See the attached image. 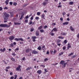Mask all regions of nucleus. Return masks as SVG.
<instances>
[{"instance_id":"1","label":"nucleus","mask_w":79,"mask_h":79,"mask_svg":"<svg viewBox=\"0 0 79 79\" xmlns=\"http://www.w3.org/2000/svg\"><path fill=\"white\" fill-rule=\"evenodd\" d=\"M65 62L64 61H60V64H61L62 65L63 68H64V67H66V64H67V63H64Z\"/></svg>"},{"instance_id":"2","label":"nucleus","mask_w":79,"mask_h":79,"mask_svg":"<svg viewBox=\"0 0 79 79\" xmlns=\"http://www.w3.org/2000/svg\"><path fill=\"white\" fill-rule=\"evenodd\" d=\"M4 15L5 16V17L4 18V20H6V18H8L9 16H10V15H9L6 12H5L4 14Z\"/></svg>"},{"instance_id":"3","label":"nucleus","mask_w":79,"mask_h":79,"mask_svg":"<svg viewBox=\"0 0 79 79\" xmlns=\"http://www.w3.org/2000/svg\"><path fill=\"white\" fill-rule=\"evenodd\" d=\"M21 66L19 65L16 68V71H21Z\"/></svg>"},{"instance_id":"4","label":"nucleus","mask_w":79,"mask_h":79,"mask_svg":"<svg viewBox=\"0 0 79 79\" xmlns=\"http://www.w3.org/2000/svg\"><path fill=\"white\" fill-rule=\"evenodd\" d=\"M15 40H16V41H17V42H18V41H19V40H21V41H22L23 42L24 40H23V39L22 38H19V39L16 38L15 39Z\"/></svg>"},{"instance_id":"5","label":"nucleus","mask_w":79,"mask_h":79,"mask_svg":"<svg viewBox=\"0 0 79 79\" xmlns=\"http://www.w3.org/2000/svg\"><path fill=\"white\" fill-rule=\"evenodd\" d=\"M31 53L32 54H38V52L35 50H33L31 51Z\"/></svg>"},{"instance_id":"6","label":"nucleus","mask_w":79,"mask_h":79,"mask_svg":"<svg viewBox=\"0 0 79 79\" xmlns=\"http://www.w3.org/2000/svg\"><path fill=\"white\" fill-rule=\"evenodd\" d=\"M6 24H1L0 25V27H6Z\"/></svg>"},{"instance_id":"7","label":"nucleus","mask_w":79,"mask_h":79,"mask_svg":"<svg viewBox=\"0 0 79 79\" xmlns=\"http://www.w3.org/2000/svg\"><path fill=\"white\" fill-rule=\"evenodd\" d=\"M37 39V37L36 36H32L31 37V39H32L33 42H35L36 40L35 39Z\"/></svg>"},{"instance_id":"8","label":"nucleus","mask_w":79,"mask_h":79,"mask_svg":"<svg viewBox=\"0 0 79 79\" xmlns=\"http://www.w3.org/2000/svg\"><path fill=\"white\" fill-rule=\"evenodd\" d=\"M35 34L36 36H38L39 35V32L38 30L35 31Z\"/></svg>"},{"instance_id":"9","label":"nucleus","mask_w":79,"mask_h":79,"mask_svg":"<svg viewBox=\"0 0 79 79\" xmlns=\"http://www.w3.org/2000/svg\"><path fill=\"white\" fill-rule=\"evenodd\" d=\"M37 73L38 74H40L42 73V72L41 70H39L37 71Z\"/></svg>"},{"instance_id":"10","label":"nucleus","mask_w":79,"mask_h":79,"mask_svg":"<svg viewBox=\"0 0 79 79\" xmlns=\"http://www.w3.org/2000/svg\"><path fill=\"white\" fill-rule=\"evenodd\" d=\"M14 36H11L9 38V39L10 40H14Z\"/></svg>"},{"instance_id":"11","label":"nucleus","mask_w":79,"mask_h":79,"mask_svg":"<svg viewBox=\"0 0 79 79\" xmlns=\"http://www.w3.org/2000/svg\"><path fill=\"white\" fill-rule=\"evenodd\" d=\"M5 50H6V49H5V48H3V49L2 48H1L0 49V51L2 52H5Z\"/></svg>"},{"instance_id":"12","label":"nucleus","mask_w":79,"mask_h":79,"mask_svg":"<svg viewBox=\"0 0 79 79\" xmlns=\"http://www.w3.org/2000/svg\"><path fill=\"white\" fill-rule=\"evenodd\" d=\"M14 24L15 25H21V23L14 22Z\"/></svg>"},{"instance_id":"13","label":"nucleus","mask_w":79,"mask_h":79,"mask_svg":"<svg viewBox=\"0 0 79 79\" xmlns=\"http://www.w3.org/2000/svg\"><path fill=\"white\" fill-rule=\"evenodd\" d=\"M24 15V14H22V15L21 16L20 18V20H21V19H23Z\"/></svg>"},{"instance_id":"14","label":"nucleus","mask_w":79,"mask_h":79,"mask_svg":"<svg viewBox=\"0 0 79 79\" xmlns=\"http://www.w3.org/2000/svg\"><path fill=\"white\" fill-rule=\"evenodd\" d=\"M73 3H74V2H70L69 3V5H73Z\"/></svg>"},{"instance_id":"15","label":"nucleus","mask_w":79,"mask_h":79,"mask_svg":"<svg viewBox=\"0 0 79 79\" xmlns=\"http://www.w3.org/2000/svg\"><path fill=\"white\" fill-rule=\"evenodd\" d=\"M68 22H66L63 23V25L64 26V25H68Z\"/></svg>"},{"instance_id":"16","label":"nucleus","mask_w":79,"mask_h":79,"mask_svg":"<svg viewBox=\"0 0 79 79\" xmlns=\"http://www.w3.org/2000/svg\"><path fill=\"white\" fill-rule=\"evenodd\" d=\"M43 27H42V26H40L38 28V30H40V29H42V28Z\"/></svg>"},{"instance_id":"17","label":"nucleus","mask_w":79,"mask_h":79,"mask_svg":"<svg viewBox=\"0 0 79 79\" xmlns=\"http://www.w3.org/2000/svg\"><path fill=\"white\" fill-rule=\"evenodd\" d=\"M30 52V49L29 48L27 49L26 50V53H28Z\"/></svg>"},{"instance_id":"18","label":"nucleus","mask_w":79,"mask_h":79,"mask_svg":"<svg viewBox=\"0 0 79 79\" xmlns=\"http://www.w3.org/2000/svg\"><path fill=\"white\" fill-rule=\"evenodd\" d=\"M41 48H42V47L41 46H39L37 48V49L39 50H41Z\"/></svg>"},{"instance_id":"19","label":"nucleus","mask_w":79,"mask_h":79,"mask_svg":"<svg viewBox=\"0 0 79 79\" xmlns=\"http://www.w3.org/2000/svg\"><path fill=\"white\" fill-rule=\"evenodd\" d=\"M70 30H71V31H74V28H73V27H72V26H71L70 27Z\"/></svg>"},{"instance_id":"20","label":"nucleus","mask_w":79,"mask_h":79,"mask_svg":"<svg viewBox=\"0 0 79 79\" xmlns=\"http://www.w3.org/2000/svg\"><path fill=\"white\" fill-rule=\"evenodd\" d=\"M32 68L31 67H28L26 69V71H28L29 70H30V69H32Z\"/></svg>"},{"instance_id":"21","label":"nucleus","mask_w":79,"mask_h":79,"mask_svg":"<svg viewBox=\"0 0 79 79\" xmlns=\"http://www.w3.org/2000/svg\"><path fill=\"white\" fill-rule=\"evenodd\" d=\"M11 60L12 61H15V62H16V60H15V58L13 57H12L11 58Z\"/></svg>"},{"instance_id":"22","label":"nucleus","mask_w":79,"mask_h":79,"mask_svg":"<svg viewBox=\"0 0 79 79\" xmlns=\"http://www.w3.org/2000/svg\"><path fill=\"white\" fill-rule=\"evenodd\" d=\"M40 31L41 33H43V32H44V30L43 29L40 30Z\"/></svg>"},{"instance_id":"23","label":"nucleus","mask_w":79,"mask_h":79,"mask_svg":"<svg viewBox=\"0 0 79 79\" xmlns=\"http://www.w3.org/2000/svg\"><path fill=\"white\" fill-rule=\"evenodd\" d=\"M24 22L25 23H28V19H25L24 20Z\"/></svg>"},{"instance_id":"24","label":"nucleus","mask_w":79,"mask_h":79,"mask_svg":"<svg viewBox=\"0 0 79 79\" xmlns=\"http://www.w3.org/2000/svg\"><path fill=\"white\" fill-rule=\"evenodd\" d=\"M60 34L62 35H66V33L63 32V33H60Z\"/></svg>"},{"instance_id":"25","label":"nucleus","mask_w":79,"mask_h":79,"mask_svg":"<svg viewBox=\"0 0 79 79\" xmlns=\"http://www.w3.org/2000/svg\"><path fill=\"white\" fill-rule=\"evenodd\" d=\"M40 66L41 67H42V68H44L45 67V65L42 64L40 65Z\"/></svg>"},{"instance_id":"26","label":"nucleus","mask_w":79,"mask_h":79,"mask_svg":"<svg viewBox=\"0 0 79 79\" xmlns=\"http://www.w3.org/2000/svg\"><path fill=\"white\" fill-rule=\"evenodd\" d=\"M42 4L44 5V6H46V5H47V2H43Z\"/></svg>"},{"instance_id":"27","label":"nucleus","mask_w":79,"mask_h":79,"mask_svg":"<svg viewBox=\"0 0 79 79\" xmlns=\"http://www.w3.org/2000/svg\"><path fill=\"white\" fill-rule=\"evenodd\" d=\"M13 21L14 22H16V19L15 17L13 18Z\"/></svg>"},{"instance_id":"28","label":"nucleus","mask_w":79,"mask_h":79,"mask_svg":"<svg viewBox=\"0 0 79 79\" xmlns=\"http://www.w3.org/2000/svg\"><path fill=\"white\" fill-rule=\"evenodd\" d=\"M69 48H71V45L67 46V50H69Z\"/></svg>"},{"instance_id":"29","label":"nucleus","mask_w":79,"mask_h":79,"mask_svg":"<svg viewBox=\"0 0 79 79\" xmlns=\"http://www.w3.org/2000/svg\"><path fill=\"white\" fill-rule=\"evenodd\" d=\"M58 38L59 39H64V37H62V36H58Z\"/></svg>"},{"instance_id":"30","label":"nucleus","mask_w":79,"mask_h":79,"mask_svg":"<svg viewBox=\"0 0 79 79\" xmlns=\"http://www.w3.org/2000/svg\"><path fill=\"white\" fill-rule=\"evenodd\" d=\"M41 16L42 18L43 19H45V16H44V15L42 14Z\"/></svg>"},{"instance_id":"31","label":"nucleus","mask_w":79,"mask_h":79,"mask_svg":"<svg viewBox=\"0 0 79 79\" xmlns=\"http://www.w3.org/2000/svg\"><path fill=\"white\" fill-rule=\"evenodd\" d=\"M19 50V48H16L15 49L14 51L15 52H16V51H18V50Z\"/></svg>"},{"instance_id":"32","label":"nucleus","mask_w":79,"mask_h":79,"mask_svg":"<svg viewBox=\"0 0 79 79\" xmlns=\"http://www.w3.org/2000/svg\"><path fill=\"white\" fill-rule=\"evenodd\" d=\"M42 49H43V50H45V45H43L42 47Z\"/></svg>"},{"instance_id":"33","label":"nucleus","mask_w":79,"mask_h":79,"mask_svg":"<svg viewBox=\"0 0 79 79\" xmlns=\"http://www.w3.org/2000/svg\"><path fill=\"white\" fill-rule=\"evenodd\" d=\"M34 31V28H31L30 29L31 32H33Z\"/></svg>"},{"instance_id":"34","label":"nucleus","mask_w":79,"mask_h":79,"mask_svg":"<svg viewBox=\"0 0 79 79\" xmlns=\"http://www.w3.org/2000/svg\"><path fill=\"white\" fill-rule=\"evenodd\" d=\"M29 5L28 4H26L23 5V7H26L27 6V5Z\"/></svg>"},{"instance_id":"35","label":"nucleus","mask_w":79,"mask_h":79,"mask_svg":"<svg viewBox=\"0 0 79 79\" xmlns=\"http://www.w3.org/2000/svg\"><path fill=\"white\" fill-rule=\"evenodd\" d=\"M76 56V55H74L73 56H71V58H75Z\"/></svg>"},{"instance_id":"36","label":"nucleus","mask_w":79,"mask_h":79,"mask_svg":"<svg viewBox=\"0 0 79 79\" xmlns=\"http://www.w3.org/2000/svg\"><path fill=\"white\" fill-rule=\"evenodd\" d=\"M12 55L14 56H16V54H15V52H14V53H12Z\"/></svg>"},{"instance_id":"37","label":"nucleus","mask_w":79,"mask_h":79,"mask_svg":"<svg viewBox=\"0 0 79 79\" xmlns=\"http://www.w3.org/2000/svg\"><path fill=\"white\" fill-rule=\"evenodd\" d=\"M64 53L63 52H61L59 54V56H61V55H63Z\"/></svg>"},{"instance_id":"38","label":"nucleus","mask_w":79,"mask_h":79,"mask_svg":"<svg viewBox=\"0 0 79 79\" xmlns=\"http://www.w3.org/2000/svg\"><path fill=\"white\" fill-rule=\"evenodd\" d=\"M13 5H14V6H16V5H17V3L14 2L13 3Z\"/></svg>"},{"instance_id":"39","label":"nucleus","mask_w":79,"mask_h":79,"mask_svg":"<svg viewBox=\"0 0 79 79\" xmlns=\"http://www.w3.org/2000/svg\"><path fill=\"white\" fill-rule=\"evenodd\" d=\"M10 46L11 47H14V45H13V43H11L10 44Z\"/></svg>"},{"instance_id":"40","label":"nucleus","mask_w":79,"mask_h":79,"mask_svg":"<svg viewBox=\"0 0 79 79\" xmlns=\"http://www.w3.org/2000/svg\"><path fill=\"white\" fill-rule=\"evenodd\" d=\"M44 71H45V72H44V73H45V74L46 73H47V72H48V70H47V69H44Z\"/></svg>"},{"instance_id":"41","label":"nucleus","mask_w":79,"mask_h":79,"mask_svg":"<svg viewBox=\"0 0 79 79\" xmlns=\"http://www.w3.org/2000/svg\"><path fill=\"white\" fill-rule=\"evenodd\" d=\"M74 54V53H71V54H69V55H68V56H71V55H73V54Z\"/></svg>"},{"instance_id":"42","label":"nucleus","mask_w":79,"mask_h":79,"mask_svg":"<svg viewBox=\"0 0 79 79\" xmlns=\"http://www.w3.org/2000/svg\"><path fill=\"white\" fill-rule=\"evenodd\" d=\"M48 59L46 58H45V59H44V61H48Z\"/></svg>"},{"instance_id":"43","label":"nucleus","mask_w":79,"mask_h":79,"mask_svg":"<svg viewBox=\"0 0 79 79\" xmlns=\"http://www.w3.org/2000/svg\"><path fill=\"white\" fill-rule=\"evenodd\" d=\"M61 41V40H57V43H60V41Z\"/></svg>"},{"instance_id":"44","label":"nucleus","mask_w":79,"mask_h":79,"mask_svg":"<svg viewBox=\"0 0 79 79\" xmlns=\"http://www.w3.org/2000/svg\"><path fill=\"white\" fill-rule=\"evenodd\" d=\"M53 30L54 31H57V29H56V28L55 27L53 29Z\"/></svg>"},{"instance_id":"45","label":"nucleus","mask_w":79,"mask_h":79,"mask_svg":"<svg viewBox=\"0 0 79 79\" xmlns=\"http://www.w3.org/2000/svg\"><path fill=\"white\" fill-rule=\"evenodd\" d=\"M39 19V17H36L35 18V19H36L37 20Z\"/></svg>"},{"instance_id":"46","label":"nucleus","mask_w":79,"mask_h":79,"mask_svg":"<svg viewBox=\"0 0 79 79\" xmlns=\"http://www.w3.org/2000/svg\"><path fill=\"white\" fill-rule=\"evenodd\" d=\"M64 44H66V43H67V40H65L64 41Z\"/></svg>"},{"instance_id":"47","label":"nucleus","mask_w":79,"mask_h":79,"mask_svg":"<svg viewBox=\"0 0 79 79\" xmlns=\"http://www.w3.org/2000/svg\"><path fill=\"white\" fill-rule=\"evenodd\" d=\"M63 15L64 16V15H66V12H64L63 13H62Z\"/></svg>"},{"instance_id":"48","label":"nucleus","mask_w":79,"mask_h":79,"mask_svg":"<svg viewBox=\"0 0 79 79\" xmlns=\"http://www.w3.org/2000/svg\"><path fill=\"white\" fill-rule=\"evenodd\" d=\"M37 15H40V12H38L37 13Z\"/></svg>"},{"instance_id":"49","label":"nucleus","mask_w":79,"mask_h":79,"mask_svg":"<svg viewBox=\"0 0 79 79\" xmlns=\"http://www.w3.org/2000/svg\"><path fill=\"white\" fill-rule=\"evenodd\" d=\"M52 26H55V25H56V23H52Z\"/></svg>"},{"instance_id":"50","label":"nucleus","mask_w":79,"mask_h":79,"mask_svg":"<svg viewBox=\"0 0 79 79\" xmlns=\"http://www.w3.org/2000/svg\"><path fill=\"white\" fill-rule=\"evenodd\" d=\"M9 4L10 5H13V2H10Z\"/></svg>"},{"instance_id":"51","label":"nucleus","mask_w":79,"mask_h":79,"mask_svg":"<svg viewBox=\"0 0 79 79\" xmlns=\"http://www.w3.org/2000/svg\"><path fill=\"white\" fill-rule=\"evenodd\" d=\"M25 18L26 19H28V18H29V16L27 15L25 16Z\"/></svg>"},{"instance_id":"52","label":"nucleus","mask_w":79,"mask_h":79,"mask_svg":"<svg viewBox=\"0 0 79 79\" xmlns=\"http://www.w3.org/2000/svg\"><path fill=\"white\" fill-rule=\"evenodd\" d=\"M47 26L45 25L44 27V29H46V28H47Z\"/></svg>"},{"instance_id":"53","label":"nucleus","mask_w":79,"mask_h":79,"mask_svg":"<svg viewBox=\"0 0 79 79\" xmlns=\"http://www.w3.org/2000/svg\"><path fill=\"white\" fill-rule=\"evenodd\" d=\"M14 77L15 78H17V77H18V75H15V76H14Z\"/></svg>"},{"instance_id":"54","label":"nucleus","mask_w":79,"mask_h":79,"mask_svg":"<svg viewBox=\"0 0 79 79\" xmlns=\"http://www.w3.org/2000/svg\"><path fill=\"white\" fill-rule=\"evenodd\" d=\"M14 16L13 15V14H11L10 15V18H13V17H14Z\"/></svg>"},{"instance_id":"55","label":"nucleus","mask_w":79,"mask_h":79,"mask_svg":"<svg viewBox=\"0 0 79 79\" xmlns=\"http://www.w3.org/2000/svg\"><path fill=\"white\" fill-rule=\"evenodd\" d=\"M63 50H65V49H66V47H65V46L63 47Z\"/></svg>"},{"instance_id":"56","label":"nucleus","mask_w":79,"mask_h":79,"mask_svg":"<svg viewBox=\"0 0 79 79\" xmlns=\"http://www.w3.org/2000/svg\"><path fill=\"white\" fill-rule=\"evenodd\" d=\"M6 27H10V25H7V26H6Z\"/></svg>"},{"instance_id":"57","label":"nucleus","mask_w":79,"mask_h":79,"mask_svg":"<svg viewBox=\"0 0 79 79\" xmlns=\"http://www.w3.org/2000/svg\"><path fill=\"white\" fill-rule=\"evenodd\" d=\"M3 10V8L2 7H0V11H2V10Z\"/></svg>"},{"instance_id":"58","label":"nucleus","mask_w":79,"mask_h":79,"mask_svg":"<svg viewBox=\"0 0 79 79\" xmlns=\"http://www.w3.org/2000/svg\"><path fill=\"white\" fill-rule=\"evenodd\" d=\"M33 19H34V17H33V16H32L31 18V20H32Z\"/></svg>"},{"instance_id":"59","label":"nucleus","mask_w":79,"mask_h":79,"mask_svg":"<svg viewBox=\"0 0 79 79\" xmlns=\"http://www.w3.org/2000/svg\"><path fill=\"white\" fill-rule=\"evenodd\" d=\"M29 24L30 25L32 24V21H30L29 23Z\"/></svg>"},{"instance_id":"60","label":"nucleus","mask_w":79,"mask_h":79,"mask_svg":"<svg viewBox=\"0 0 79 79\" xmlns=\"http://www.w3.org/2000/svg\"><path fill=\"white\" fill-rule=\"evenodd\" d=\"M51 35H52V36H53L55 35V33H51Z\"/></svg>"},{"instance_id":"61","label":"nucleus","mask_w":79,"mask_h":79,"mask_svg":"<svg viewBox=\"0 0 79 79\" xmlns=\"http://www.w3.org/2000/svg\"><path fill=\"white\" fill-rule=\"evenodd\" d=\"M60 21H63V19L62 18H60Z\"/></svg>"},{"instance_id":"62","label":"nucleus","mask_w":79,"mask_h":79,"mask_svg":"<svg viewBox=\"0 0 79 79\" xmlns=\"http://www.w3.org/2000/svg\"><path fill=\"white\" fill-rule=\"evenodd\" d=\"M10 79H14V77H10Z\"/></svg>"},{"instance_id":"63","label":"nucleus","mask_w":79,"mask_h":79,"mask_svg":"<svg viewBox=\"0 0 79 79\" xmlns=\"http://www.w3.org/2000/svg\"><path fill=\"white\" fill-rule=\"evenodd\" d=\"M10 68V67L9 66H8V67H6V69H9Z\"/></svg>"},{"instance_id":"64","label":"nucleus","mask_w":79,"mask_h":79,"mask_svg":"<svg viewBox=\"0 0 79 79\" xmlns=\"http://www.w3.org/2000/svg\"><path fill=\"white\" fill-rule=\"evenodd\" d=\"M10 75H11V76H12L13 75V73L12 72H10Z\"/></svg>"}]
</instances>
